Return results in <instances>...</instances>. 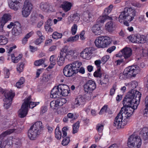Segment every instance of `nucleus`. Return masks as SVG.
<instances>
[{
  "instance_id": "obj_5",
  "label": "nucleus",
  "mask_w": 148,
  "mask_h": 148,
  "mask_svg": "<svg viewBox=\"0 0 148 148\" xmlns=\"http://www.w3.org/2000/svg\"><path fill=\"white\" fill-rule=\"evenodd\" d=\"M142 144L140 137L134 134L130 136L128 138L127 144L130 148H139Z\"/></svg>"
},
{
  "instance_id": "obj_37",
  "label": "nucleus",
  "mask_w": 148,
  "mask_h": 148,
  "mask_svg": "<svg viewBox=\"0 0 148 148\" xmlns=\"http://www.w3.org/2000/svg\"><path fill=\"white\" fill-rule=\"evenodd\" d=\"M80 122L78 121L73 125L72 133L73 134H75L78 132L80 126Z\"/></svg>"
},
{
  "instance_id": "obj_50",
  "label": "nucleus",
  "mask_w": 148,
  "mask_h": 148,
  "mask_svg": "<svg viewBox=\"0 0 148 148\" xmlns=\"http://www.w3.org/2000/svg\"><path fill=\"white\" fill-rule=\"evenodd\" d=\"M137 36L132 35L128 36L127 38L129 40L133 43H136Z\"/></svg>"
},
{
  "instance_id": "obj_14",
  "label": "nucleus",
  "mask_w": 148,
  "mask_h": 148,
  "mask_svg": "<svg viewBox=\"0 0 148 148\" xmlns=\"http://www.w3.org/2000/svg\"><path fill=\"white\" fill-rule=\"evenodd\" d=\"M38 130L35 129L32 127H31L28 132V136L29 138L31 140H34L37 138L38 135L40 133Z\"/></svg>"
},
{
  "instance_id": "obj_24",
  "label": "nucleus",
  "mask_w": 148,
  "mask_h": 148,
  "mask_svg": "<svg viewBox=\"0 0 148 148\" xmlns=\"http://www.w3.org/2000/svg\"><path fill=\"white\" fill-rule=\"evenodd\" d=\"M72 6L71 3L67 1H64L61 5V7L65 12L69 11Z\"/></svg>"
},
{
  "instance_id": "obj_53",
  "label": "nucleus",
  "mask_w": 148,
  "mask_h": 148,
  "mask_svg": "<svg viewBox=\"0 0 148 148\" xmlns=\"http://www.w3.org/2000/svg\"><path fill=\"white\" fill-rule=\"evenodd\" d=\"M22 57V55L21 54H20L19 55L16 57L14 58L13 59H12V62L14 63H18L21 58Z\"/></svg>"
},
{
  "instance_id": "obj_30",
  "label": "nucleus",
  "mask_w": 148,
  "mask_h": 148,
  "mask_svg": "<svg viewBox=\"0 0 148 148\" xmlns=\"http://www.w3.org/2000/svg\"><path fill=\"white\" fill-rule=\"evenodd\" d=\"M69 64L77 73L78 69H79L80 66L82 65V63L81 62L76 61Z\"/></svg>"
},
{
  "instance_id": "obj_42",
  "label": "nucleus",
  "mask_w": 148,
  "mask_h": 148,
  "mask_svg": "<svg viewBox=\"0 0 148 148\" xmlns=\"http://www.w3.org/2000/svg\"><path fill=\"white\" fill-rule=\"evenodd\" d=\"M67 116L69 119H71V122L72 123L73 121L77 119L78 117L77 114H73L71 113H69L67 114Z\"/></svg>"
},
{
  "instance_id": "obj_32",
  "label": "nucleus",
  "mask_w": 148,
  "mask_h": 148,
  "mask_svg": "<svg viewBox=\"0 0 148 148\" xmlns=\"http://www.w3.org/2000/svg\"><path fill=\"white\" fill-rule=\"evenodd\" d=\"M17 140L15 138H13L12 137H9L5 140L4 143L6 145H11L13 144H14L16 145H18V144L14 143V141L15 140Z\"/></svg>"
},
{
  "instance_id": "obj_40",
  "label": "nucleus",
  "mask_w": 148,
  "mask_h": 148,
  "mask_svg": "<svg viewBox=\"0 0 148 148\" xmlns=\"http://www.w3.org/2000/svg\"><path fill=\"white\" fill-rule=\"evenodd\" d=\"M56 101L57 107L62 106L66 102V100L65 99L62 98L58 99Z\"/></svg>"
},
{
  "instance_id": "obj_3",
  "label": "nucleus",
  "mask_w": 148,
  "mask_h": 148,
  "mask_svg": "<svg viewBox=\"0 0 148 148\" xmlns=\"http://www.w3.org/2000/svg\"><path fill=\"white\" fill-rule=\"evenodd\" d=\"M138 68L136 65L129 66L126 68L123 73L119 74V79H126L132 77H134L138 72Z\"/></svg>"
},
{
  "instance_id": "obj_58",
  "label": "nucleus",
  "mask_w": 148,
  "mask_h": 148,
  "mask_svg": "<svg viewBox=\"0 0 148 148\" xmlns=\"http://www.w3.org/2000/svg\"><path fill=\"white\" fill-rule=\"evenodd\" d=\"M110 58L109 56L106 55L103 57L101 59V63L103 64H105L106 62Z\"/></svg>"
},
{
  "instance_id": "obj_34",
  "label": "nucleus",
  "mask_w": 148,
  "mask_h": 148,
  "mask_svg": "<svg viewBox=\"0 0 148 148\" xmlns=\"http://www.w3.org/2000/svg\"><path fill=\"white\" fill-rule=\"evenodd\" d=\"M52 23L50 20H48L45 24V28L46 31L49 32H52L53 29L51 27L52 25Z\"/></svg>"
},
{
  "instance_id": "obj_27",
  "label": "nucleus",
  "mask_w": 148,
  "mask_h": 148,
  "mask_svg": "<svg viewBox=\"0 0 148 148\" xmlns=\"http://www.w3.org/2000/svg\"><path fill=\"white\" fill-rule=\"evenodd\" d=\"M140 136L145 140L148 139V128L144 127L141 130L140 133Z\"/></svg>"
},
{
  "instance_id": "obj_46",
  "label": "nucleus",
  "mask_w": 148,
  "mask_h": 148,
  "mask_svg": "<svg viewBox=\"0 0 148 148\" xmlns=\"http://www.w3.org/2000/svg\"><path fill=\"white\" fill-rule=\"evenodd\" d=\"M102 75V73L101 72V69H97L93 73V76L95 77H99L100 78Z\"/></svg>"
},
{
  "instance_id": "obj_2",
  "label": "nucleus",
  "mask_w": 148,
  "mask_h": 148,
  "mask_svg": "<svg viewBox=\"0 0 148 148\" xmlns=\"http://www.w3.org/2000/svg\"><path fill=\"white\" fill-rule=\"evenodd\" d=\"M136 13V11L134 8L131 7L125 8L121 12L119 16V21L121 23L123 22L125 25L129 26L128 22H130L133 20Z\"/></svg>"
},
{
  "instance_id": "obj_9",
  "label": "nucleus",
  "mask_w": 148,
  "mask_h": 148,
  "mask_svg": "<svg viewBox=\"0 0 148 148\" xmlns=\"http://www.w3.org/2000/svg\"><path fill=\"white\" fill-rule=\"evenodd\" d=\"M15 95V92L7 91L5 94V99H4L5 102L4 103V108L6 109H8L11 106L12 103V99Z\"/></svg>"
},
{
  "instance_id": "obj_47",
  "label": "nucleus",
  "mask_w": 148,
  "mask_h": 148,
  "mask_svg": "<svg viewBox=\"0 0 148 148\" xmlns=\"http://www.w3.org/2000/svg\"><path fill=\"white\" fill-rule=\"evenodd\" d=\"M79 38V35L77 34L74 36L70 37L67 39V41L69 42H75Z\"/></svg>"
},
{
  "instance_id": "obj_45",
  "label": "nucleus",
  "mask_w": 148,
  "mask_h": 148,
  "mask_svg": "<svg viewBox=\"0 0 148 148\" xmlns=\"http://www.w3.org/2000/svg\"><path fill=\"white\" fill-rule=\"evenodd\" d=\"M113 8V5H110L108 7L105 9L103 13L104 14L108 15L110 13Z\"/></svg>"
},
{
  "instance_id": "obj_15",
  "label": "nucleus",
  "mask_w": 148,
  "mask_h": 148,
  "mask_svg": "<svg viewBox=\"0 0 148 148\" xmlns=\"http://www.w3.org/2000/svg\"><path fill=\"white\" fill-rule=\"evenodd\" d=\"M11 18V15L9 14H5L0 19V32L2 29L5 23L10 20Z\"/></svg>"
},
{
  "instance_id": "obj_41",
  "label": "nucleus",
  "mask_w": 148,
  "mask_h": 148,
  "mask_svg": "<svg viewBox=\"0 0 148 148\" xmlns=\"http://www.w3.org/2000/svg\"><path fill=\"white\" fill-rule=\"evenodd\" d=\"M8 39L5 36L0 35V45H5L8 42Z\"/></svg>"
},
{
  "instance_id": "obj_52",
  "label": "nucleus",
  "mask_w": 148,
  "mask_h": 148,
  "mask_svg": "<svg viewBox=\"0 0 148 148\" xmlns=\"http://www.w3.org/2000/svg\"><path fill=\"white\" fill-rule=\"evenodd\" d=\"M77 26L76 24H74L73 26L72 27L71 31L72 34V35H75L76 33V32L77 30Z\"/></svg>"
},
{
  "instance_id": "obj_61",
  "label": "nucleus",
  "mask_w": 148,
  "mask_h": 148,
  "mask_svg": "<svg viewBox=\"0 0 148 148\" xmlns=\"http://www.w3.org/2000/svg\"><path fill=\"white\" fill-rule=\"evenodd\" d=\"M108 105H105L101 108V110L99 112V114H101L102 113L104 112H106L108 108Z\"/></svg>"
},
{
  "instance_id": "obj_25",
  "label": "nucleus",
  "mask_w": 148,
  "mask_h": 148,
  "mask_svg": "<svg viewBox=\"0 0 148 148\" xmlns=\"http://www.w3.org/2000/svg\"><path fill=\"white\" fill-rule=\"evenodd\" d=\"M85 99L84 98L81 96H78L75 99L74 102L75 107H78L80 105H82L84 103Z\"/></svg>"
},
{
  "instance_id": "obj_23",
  "label": "nucleus",
  "mask_w": 148,
  "mask_h": 148,
  "mask_svg": "<svg viewBox=\"0 0 148 148\" xmlns=\"http://www.w3.org/2000/svg\"><path fill=\"white\" fill-rule=\"evenodd\" d=\"M65 87H67V86L64 84H59L58 85V87L60 89V97L62 96H66L69 94V92L67 89H65Z\"/></svg>"
},
{
  "instance_id": "obj_33",
  "label": "nucleus",
  "mask_w": 148,
  "mask_h": 148,
  "mask_svg": "<svg viewBox=\"0 0 148 148\" xmlns=\"http://www.w3.org/2000/svg\"><path fill=\"white\" fill-rule=\"evenodd\" d=\"M31 126L35 129L38 130V131L40 132V130H42L44 127L42 122L40 121H37Z\"/></svg>"
},
{
  "instance_id": "obj_56",
  "label": "nucleus",
  "mask_w": 148,
  "mask_h": 148,
  "mask_svg": "<svg viewBox=\"0 0 148 148\" xmlns=\"http://www.w3.org/2000/svg\"><path fill=\"white\" fill-rule=\"evenodd\" d=\"M57 59L54 55H52L50 57L49 61L50 63H52L53 64H55Z\"/></svg>"
},
{
  "instance_id": "obj_60",
  "label": "nucleus",
  "mask_w": 148,
  "mask_h": 148,
  "mask_svg": "<svg viewBox=\"0 0 148 148\" xmlns=\"http://www.w3.org/2000/svg\"><path fill=\"white\" fill-rule=\"evenodd\" d=\"M101 62L100 60H97L95 61L94 63L95 65L96 66L97 69H101Z\"/></svg>"
},
{
  "instance_id": "obj_64",
  "label": "nucleus",
  "mask_w": 148,
  "mask_h": 148,
  "mask_svg": "<svg viewBox=\"0 0 148 148\" xmlns=\"http://www.w3.org/2000/svg\"><path fill=\"white\" fill-rule=\"evenodd\" d=\"M102 134L99 133V134L95 135V142H98L101 138Z\"/></svg>"
},
{
  "instance_id": "obj_54",
  "label": "nucleus",
  "mask_w": 148,
  "mask_h": 148,
  "mask_svg": "<svg viewBox=\"0 0 148 148\" xmlns=\"http://www.w3.org/2000/svg\"><path fill=\"white\" fill-rule=\"evenodd\" d=\"M116 84H114L113 85L112 87L110 90V95L112 96L114 94L116 89Z\"/></svg>"
},
{
  "instance_id": "obj_12",
  "label": "nucleus",
  "mask_w": 148,
  "mask_h": 148,
  "mask_svg": "<svg viewBox=\"0 0 148 148\" xmlns=\"http://www.w3.org/2000/svg\"><path fill=\"white\" fill-rule=\"evenodd\" d=\"M63 71L64 75L66 77H71L74 74L77 73L69 64L65 66Z\"/></svg>"
},
{
  "instance_id": "obj_48",
  "label": "nucleus",
  "mask_w": 148,
  "mask_h": 148,
  "mask_svg": "<svg viewBox=\"0 0 148 148\" xmlns=\"http://www.w3.org/2000/svg\"><path fill=\"white\" fill-rule=\"evenodd\" d=\"M62 36V34L56 32L53 33L52 36L53 38L58 39L61 38Z\"/></svg>"
},
{
  "instance_id": "obj_43",
  "label": "nucleus",
  "mask_w": 148,
  "mask_h": 148,
  "mask_svg": "<svg viewBox=\"0 0 148 148\" xmlns=\"http://www.w3.org/2000/svg\"><path fill=\"white\" fill-rule=\"evenodd\" d=\"M25 81V79L23 77H21L19 81L17 82L16 84V86L18 88H20L21 85L24 84Z\"/></svg>"
},
{
  "instance_id": "obj_26",
  "label": "nucleus",
  "mask_w": 148,
  "mask_h": 148,
  "mask_svg": "<svg viewBox=\"0 0 148 148\" xmlns=\"http://www.w3.org/2000/svg\"><path fill=\"white\" fill-rule=\"evenodd\" d=\"M92 30L95 35H99L102 33V31L101 29L100 25L99 24L94 25L92 27Z\"/></svg>"
},
{
  "instance_id": "obj_11",
  "label": "nucleus",
  "mask_w": 148,
  "mask_h": 148,
  "mask_svg": "<svg viewBox=\"0 0 148 148\" xmlns=\"http://www.w3.org/2000/svg\"><path fill=\"white\" fill-rule=\"evenodd\" d=\"M122 55L124 57L126 62H128L130 60V58L132 55V51L130 47H125L121 50Z\"/></svg>"
},
{
  "instance_id": "obj_10",
  "label": "nucleus",
  "mask_w": 148,
  "mask_h": 148,
  "mask_svg": "<svg viewBox=\"0 0 148 148\" xmlns=\"http://www.w3.org/2000/svg\"><path fill=\"white\" fill-rule=\"evenodd\" d=\"M33 8V5L28 1H26L24 3L22 11L23 17H27L30 14Z\"/></svg>"
},
{
  "instance_id": "obj_21",
  "label": "nucleus",
  "mask_w": 148,
  "mask_h": 148,
  "mask_svg": "<svg viewBox=\"0 0 148 148\" xmlns=\"http://www.w3.org/2000/svg\"><path fill=\"white\" fill-rule=\"evenodd\" d=\"M92 52L90 48H86L81 53L80 56L83 59L88 60L90 58Z\"/></svg>"
},
{
  "instance_id": "obj_6",
  "label": "nucleus",
  "mask_w": 148,
  "mask_h": 148,
  "mask_svg": "<svg viewBox=\"0 0 148 148\" xmlns=\"http://www.w3.org/2000/svg\"><path fill=\"white\" fill-rule=\"evenodd\" d=\"M96 84L95 82L92 80H88L84 85V90L87 93L85 94V98L87 99H90L91 93L96 88Z\"/></svg>"
},
{
  "instance_id": "obj_51",
  "label": "nucleus",
  "mask_w": 148,
  "mask_h": 148,
  "mask_svg": "<svg viewBox=\"0 0 148 148\" xmlns=\"http://www.w3.org/2000/svg\"><path fill=\"white\" fill-rule=\"evenodd\" d=\"M45 60L43 59L36 60L34 62V65L36 66H40L44 63Z\"/></svg>"
},
{
  "instance_id": "obj_7",
  "label": "nucleus",
  "mask_w": 148,
  "mask_h": 148,
  "mask_svg": "<svg viewBox=\"0 0 148 148\" xmlns=\"http://www.w3.org/2000/svg\"><path fill=\"white\" fill-rule=\"evenodd\" d=\"M122 113L119 112L114 119L113 125L117 129L123 128L128 123V121L124 118Z\"/></svg>"
},
{
  "instance_id": "obj_49",
  "label": "nucleus",
  "mask_w": 148,
  "mask_h": 148,
  "mask_svg": "<svg viewBox=\"0 0 148 148\" xmlns=\"http://www.w3.org/2000/svg\"><path fill=\"white\" fill-rule=\"evenodd\" d=\"M14 131V129H10L9 130H7L3 133H2V134L0 135V137L1 138L4 137L7 135L8 134H10L12 133Z\"/></svg>"
},
{
  "instance_id": "obj_28",
  "label": "nucleus",
  "mask_w": 148,
  "mask_h": 148,
  "mask_svg": "<svg viewBox=\"0 0 148 148\" xmlns=\"http://www.w3.org/2000/svg\"><path fill=\"white\" fill-rule=\"evenodd\" d=\"M64 53H62L61 49L60 55L57 58V61L58 64L60 66L63 65L64 62L65 57L64 56Z\"/></svg>"
},
{
  "instance_id": "obj_16",
  "label": "nucleus",
  "mask_w": 148,
  "mask_h": 148,
  "mask_svg": "<svg viewBox=\"0 0 148 148\" xmlns=\"http://www.w3.org/2000/svg\"><path fill=\"white\" fill-rule=\"evenodd\" d=\"M81 18L84 21L88 23L92 21L93 15L88 11H87L84 12Z\"/></svg>"
},
{
  "instance_id": "obj_1",
  "label": "nucleus",
  "mask_w": 148,
  "mask_h": 148,
  "mask_svg": "<svg viewBox=\"0 0 148 148\" xmlns=\"http://www.w3.org/2000/svg\"><path fill=\"white\" fill-rule=\"evenodd\" d=\"M141 96L140 92L136 90L132 89L128 92L123 99V106L119 112L122 113L124 118L129 120V118L133 114L134 110L137 108Z\"/></svg>"
},
{
  "instance_id": "obj_39",
  "label": "nucleus",
  "mask_w": 148,
  "mask_h": 148,
  "mask_svg": "<svg viewBox=\"0 0 148 148\" xmlns=\"http://www.w3.org/2000/svg\"><path fill=\"white\" fill-rule=\"evenodd\" d=\"M55 136L56 138L58 140H60L62 137V133L59 130V127H57L55 130Z\"/></svg>"
},
{
  "instance_id": "obj_63",
  "label": "nucleus",
  "mask_w": 148,
  "mask_h": 148,
  "mask_svg": "<svg viewBox=\"0 0 148 148\" xmlns=\"http://www.w3.org/2000/svg\"><path fill=\"white\" fill-rule=\"evenodd\" d=\"M44 38L39 37V38L37 39L35 41V43L36 45H38L41 42H43V39Z\"/></svg>"
},
{
  "instance_id": "obj_36",
  "label": "nucleus",
  "mask_w": 148,
  "mask_h": 148,
  "mask_svg": "<svg viewBox=\"0 0 148 148\" xmlns=\"http://www.w3.org/2000/svg\"><path fill=\"white\" fill-rule=\"evenodd\" d=\"M31 96H29L26 99H25L23 103H26L27 99H28L29 100H28V101H28L27 103L28 108L29 107V108H33L34 107V102L30 101L31 100Z\"/></svg>"
},
{
  "instance_id": "obj_57",
  "label": "nucleus",
  "mask_w": 148,
  "mask_h": 148,
  "mask_svg": "<svg viewBox=\"0 0 148 148\" xmlns=\"http://www.w3.org/2000/svg\"><path fill=\"white\" fill-rule=\"evenodd\" d=\"M4 71L5 74V78H8L10 74L9 69L6 67H5L4 68Z\"/></svg>"
},
{
  "instance_id": "obj_62",
  "label": "nucleus",
  "mask_w": 148,
  "mask_h": 148,
  "mask_svg": "<svg viewBox=\"0 0 148 148\" xmlns=\"http://www.w3.org/2000/svg\"><path fill=\"white\" fill-rule=\"evenodd\" d=\"M50 106L51 108L53 109H56L57 107L56 101H53L50 103Z\"/></svg>"
},
{
  "instance_id": "obj_55",
  "label": "nucleus",
  "mask_w": 148,
  "mask_h": 148,
  "mask_svg": "<svg viewBox=\"0 0 148 148\" xmlns=\"http://www.w3.org/2000/svg\"><path fill=\"white\" fill-rule=\"evenodd\" d=\"M70 141V138L69 137H66L63 139L62 142V144L63 146L67 145Z\"/></svg>"
},
{
  "instance_id": "obj_29",
  "label": "nucleus",
  "mask_w": 148,
  "mask_h": 148,
  "mask_svg": "<svg viewBox=\"0 0 148 148\" xmlns=\"http://www.w3.org/2000/svg\"><path fill=\"white\" fill-rule=\"evenodd\" d=\"M107 19L112 20V17L104 14L102 16H100L97 19V21L98 23H104Z\"/></svg>"
},
{
  "instance_id": "obj_22",
  "label": "nucleus",
  "mask_w": 148,
  "mask_h": 148,
  "mask_svg": "<svg viewBox=\"0 0 148 148\" xmlns=\"http://www.w3.org/2000/svg\"><path fill=\"white\" fill-rule=\"evenodd\" d=\"M10 2L9 3L10 8L14 10H17L20 7V3L18 0H9Z\"/></svg>"
},
{
  "instance_id": "obj_4",
  "label": "nucleus",
  "mask_w": 148,
  "mask_h": 148,
  "mask_svg": "<svg viewBox=\"0 0 148 148\" xmlns=\"http://www.w3.org/2000/svg\"><path fill=\"white\" fill-rule=\"evenodd\" d=\"M94 43L97 48H104L107 47L111 43V39L107 36H100L95 39Z\"/></svg>"
},
{
  "instance_id": "obj_19",
  "label": "nucleus",
  "mask_w": 148,
  "mask_h": 148,
  "mask_svg": "<svg viewBox=\"0 0 148 148\" xmlns=\"http://www.w3.org/2000/svg\"><path fill=\"white\" fill-rule=\"evenodd\" d=\"M108 75L105 73H102V75L100 79H97L98 83L101 86L103 84H106L109 82V79Z\"/></svg>"
},
{
  "instance_id": "obj_8",
  "label": "nucleus",
  "mask_w": 148,
  "mask_h": 148,
  "mask_svg": "<svg viewBox=\"0 0 148 148\" xmlns=\"http://www.w3.org/2000/svg\"><path fill=\"white\" fill-rule=\"evenodd\" d=\"M64 53L65 58L69 61H73L77 58L78 55L74 51L69 50L67 46L63 47L61 49Z\"/></svg>"
},
{
  "instance_id": "obj_59",
  "label": "nucleus",
  "mask_w": 148,
  "mask_h": 148,
  "mask_svg": "<svg viewBox=\"0 0 148 148\" xmlns=\"http://www.w3.org/2000/svg\"><path fill=\"white\" fill-rule=\"evenodd\" d=\"M80 15L78 13H76L73 14L72 16L73 20L75 21H79L80 19Z\"/></svg>"
},
{
  "instance_id": "obj_44",
  "label": "nucleus",
  "mask_w": 148,
  "mask_h": 148,
  "mask_svg": "<svg viewBox=\"0 0 148 148\" xmlns=\"http://www.w3.org/2000/svg\"><path fill=\"white\" fill-rule=\"evenodd\" d=\"M104 125H103L99 123L96 125V129L99 133L102 134V131L103 129Z\"/></svg>"
},
{
  "instance_id": "obj_17",
  "label": "nucleus",
  "mask_w": 148,
  "mask_h": 148,
  "mask_svg": "<svg viewBox=\"0 0 148 148\" xmlns=\"http://www.w3.org/2000/svg\"><path fill=\"white\" fill-rule=\"evenodd\" d=\"M40 8L42 11L46 12L53 11L52 6L47 3L41 2L40 5Z\"/></svg>"
},
{
  "instance_id": "obj_35",
  "label": "nucleus",
  "mask_w": 148,
  "mask_h": 148,
  "mask_svg": "<svg viewBox=\"0 0 148 148\" xmlns=\"http://www.w3.org/2000/svg\"><path fill=\"white\" fill-rule=\"evenodd\" d=\"M25 61L19 63L17 65L16 70L19 73L22 72L24 69L25 65Z\"/></svg>"
},
{
  "instance_id": "obj_38",
  "label": "nucleus",
  "mask_w": 148,
  "mask_h": 148,
  "mask_svg": "<svg viewBox=\"0 0 148 148\" xmlns=\"http://www.w3.org/2000/svg\"><path fill=\"white\" fill-rule=\"evenodd\" d=\"M137 37L136 43H144L145 42L146 40L144 35H137Z\"/></svg>"
},
{
  "instance_id": "obj_18",
  "label": "nucleus",
  "mask_w": 148,
  "mask_h": 148,
  "mask_svg": "<svg viewBox=\"0 0 148 148\" xmlns=\"http://www.w3.org/2000/svg\"><path fill=\"white\" fill-rule=\"evenodd\" d=\"M17 25H14L12 31V35L14 36H18L21 32V29L20 26V24L18 22H16Z\"/></svg>"
},
{
  "instance_id": "obj_31",
  "label": "nucleus",
  "mask_w": 148,
  "mask_h": 148,
  "mask_svg": "<svg viewBox=\"0 0 148 148\" xmlns=\"http://www.w3.org/2000/svg\"><path fill=\"white\" fill-rule=\"evenodd\" d=\"M110 20L106 24L105 28L106 30L109 32H111L113 30V28L115 27L114 23Z\"/></svg>"
},
{
  "instance_id": "obj_20",
  "label": "nucleus",
  "mask_w": 148,
  "mask_h": 148,
  "mask_svg": "<svg viewBox=\"0 0 148 148\" xmlns=\"http://www.w3.org/2000/svg\"><path fill=\"white\" fill-rule=\"evenodd\" d=\"M50 97L52 98H58L60 97V91L58 86H55L52 89L51 92Z\"/></svg>"
},
{
  "instance_id": "obj_13",
  "label": "nucleus",
  "mask_w": 148,
  "mask_h": 148,
  "mask_svg": "<svg viewBox=\"0 0 148 148\" xmlns=\"http://www.w3.org/2000/svg\"><path fill=\"white\" fill-rule=\"evenodd\" d=\"M28 99H27V101H28ZM27 101L26 103H23L22 105L21 108L19 110V112L18 113V116L21 118H23L26 116L27 114L28 109L27 106Z\"/></svg>"
}]
</instances>
